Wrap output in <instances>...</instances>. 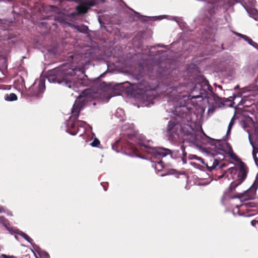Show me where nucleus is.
Masks as SVG:
<instances>
[{"label":"nucleus","instance_id":"4be33fe9","mask_svg":"<svg viewBox=\"0 0 258 258\" xmlns=\"http://www.w3.org/2000/svg\"><path fill=\"white\" fill-rule=\"evenodd\" d=\"M247 5H249L251 7L254 6L256 4V1L255 0H247Z\"/></svg>","mask_w":258,"mask_h":258},{"label":"nucleus","instance_id":"412c9836","mask_svg":"<svg viewBox=\"0 0 258 258\" xmlns=\"http://www.w3.org/2000/svg\"><path fill=\"white\" fill-rule=\"evenodd\" d=\"M100 143L99 141L97 139H95L91 144L93 147H97Z\"/></svg>","mask_w":258,"mask_h":258},{"label":"nucleus","instance_id":"2f4dec72","mask_svg":"<svg viewBox=\"0 0 258 258\" xmlns=\"http://www.w3.org/2000/svg\"><path fill=\"white\" fill-rule=\"evenodd\" d=\"M157 17H158V19H161L163 18L164 16H160Z\"/></svg>","mask_w":258,"mask_h":258},{"label":"nucleus","instance_id":"f3484780","mask_svg":"<svg viewBox=\"0 0 258 258\" xmlns=\"http://www.w3.org/2000/svg\"><path fill=\"white\" fill-rule=\"evenodd\" d=\"M73 27L76 29L78 31H79L81 32H85L88 29L87 27L85 25H82V26L73 25Z\"/></svg>","mask_w":258,"mask_h":258},{"label":"nucleus","instance_id":"b1692460","mask_svg":"<svg viewBox=\"0 0 258 258\" xmlns=\"http://www.w3.org/2000/svg\"><path fill=\"white\" fill-rule=\"evenodd\" d=\"M193 158L195 159L196 160H197L198 161H200L202 163L205 164V162H204V160L202 158H201V157H198V156H197L196 155H194Z\"/></svg>","mask_w":258,"mask_h":258},{"label":"nucleus","instance_id":"c85d7f7f","mask_svg":"<svg viewBox=\"0 0 258 258\" xmlns=\"http://www.w3.org/2000/svg\"><path fill=\"white\" fill-rule=\"evenodd\" d=\"M4 219L3 217H0V223H3Z\"/></svg>","mask_w":258,"mask_h":258},{"label":"nucleus","instance_id":"e433bc0d","mask_svg":"<svg viewBox=\"0 0 258 258\" xmlns=\"http://www.w3.org/2000/svg\"><path fill=\"white\" fill-rule=\"evenodd\" d=\"M210 7H213V5L212 4H210Z\"/></svg>","mask_w":258,"mask_h":258},{"label":"nucleus","instance_id":"c9c22d12","mask_svg":"<svg viewBox=\"0 0 258 258\" xmlns=\"http://www.w3.org/2000/svg\"><path fill=\"white\" fill-rule=\"evenodd\" d=\"M80 71L81 72V73H82V74H84V72H83V71L81 70V71Z\"/></svg>","mask_w":258,"mask_h":258},{"label":"nucleus","instance_id":"f03ea898","mask_svg":"<svg viewBox=\"0 0 258 258\" xmlns=\"http://www.w3.org/2000/svg\"><path fill=\"white\" fill-rule=\"evenodd\" d=\"M99 93L93 89H86L77 98L72 109V116L68 121L67 132L72 135L80 133V136L92 128L85 121L76 119L85 104L94 99H98Z\"/></svg>","mask_w":258,"mask_h":258},{"label":"nucleus","instance_id":"cd10ccee","mask_svg":"<svg viewBox=\"0 0 258 258\" xmlns=\"http://www.w3.org/2000/svg\"><path fill=\"white\" fill-rule=\"evenodd\" d=\"M241 93H238L237 96L234 95V99H235L237 97H241Z\"/></svg>","mask_w":258,"mask_h":258},{"label":"nucleus","instance_id":"39448f33","mask_svg":"<svg viewBox=\"0 0 258 258\" xmlns=\"http://www.w3.org/2000/svg\"><path fill=\"white\" fill-rule=\"evenodd\" d=\"M247 173V168L243 162H240L236 167L229 168L224 174L220 176L224 180L231 179L228 190L229 192L235 191L236 188L245 179Z\"/></svg>","mask_w":258,"mask_h":258},{"label":"nucleus","instance_id":"a878e982","mask_svg":"<svg viewBox=\"0 0 258 258\" xmlns=\"http://www.w3.org/2000/svg\"><path fill=\"white\" fill-rule=\"evenodd\" d=\"M1 63L2 64V67H3V68H6V67H7L6 60L5 58H3V59Z\"/></svg>","mask_w":258,"mask_h":258},{"label":"nucleus","instance_id":"5701e85b","mask_svg":"<svg viewBox=\"0 0 258 258\" xmlns=\"http://www.w3.org/2000/svg\"><path fill=\"white\" fill-rule=\"evenodd\" d=\"M141 68L143 70L142 72H141L140 74L138 75L139 76H143L144 73H145L146 70H148V72H149V69L148 67H146V68H144L142 67Z\"/></svg>","mask_w":258,"mask_h":258},{"label":"nucleus","instance_id":"1a4fd4ad","mask_svg":"<svg viewBox=\"0 0 258 258\" xmlns=\"http://www.w3.org/2000/svg\"><path fill=\"white\" fill-rule=\"evenodd\" d=\"M45 88V80L44 79L40 78L36 80L31 88V90L33 92L32 95L38 96L44 92Z\"/></svg>","mask_w":258,"mask_h":258},{"label":"nucleus","instance_id":"20e7f679","mask_svg":"<svg viewBox=\"0 0 258 258\" xmlns=\"http://www.w3.org/2000/svg\"><path fill=\"white\" fill-rule=\"evenodd\" d=\"M257 187L258 176L256 177L252 186L244 192L236 191L235 196H229L226 192H225L222 201L223 202L225 200L234 198H238L241 202L248 201V202L242 203L240 206L237 205L236 208H240L242 211H254V210L253 209L258 206V197L254 198Z\"/></svg>","mask_w":258,"mask_h":258},{"label":"nucleus","instance_id":"9d476101","mask_svg":"<svg viewBox=\"0 0 258 258\" xmlns=\"http://www.w3.org/2000/svg\"><path fill=\"white\" fill-rule=\"evenodd\" d=\"M240 105L243 106L244 111L249 112L251 114L255 111L254 109L256 107V104L253 102L248 100V98L246 97H244L241 99L238 104V106Z\"/></svg>","mask_w":258,"mask_h":258},{"label":"nucleus","instance_id":"0eeeda50","mask_svg":"<svg viewBox=\"0 0 258 258\" xmlns=\"http://www.w3.org/2000/svg\"><path fill=\"white\" fill-rule=\"evenodd\" d=\"M167 131L169 132L168 140L172 142H176L179 138V133L189 135L193 131L188 124L182 126L176 120H170L168 124Z\"/></svg>","mask_w":258,"mask_h":258},{"label":"nucleus","instance_id":"423d86ee","mask_svg":"<svg viewBox=\"0 0 258 258\" xmlns=\"http://www.w3.org/2000/svg\"><path fill=\"white\" fill-rule=\"evenodd\" d=\"M241 124L248 134L249 141L253 147V158L257 165L258 158L256 156L255 150L256 146H258V123L254 122L249 116H243L241 120Z\"/></svg>","mask_w":258,"mask_h":258},{"label":"nucleus","instance_id":"c756f323","mask_svg":"<svg viewBox=\"0 0 258 258\" xmlns=\"http://www.w3.org/2000/svg\"><path fill=\"white\" fill-rule=\"evenodd\" d=\"M44 255H45L46 258H49V255H48V254L47 253L45 252L44 253Z\"/></svg>","mask_w":258,"mask_h":258},{"label":"nucleus","instance_id":"4c0bfd02","mask_svg":"<svg viewBox=\"0 0 258 258\" xmlns=\"http://www.w3.org/2000/svg\"><path fill=\"white\" fill-rule=\"evenodd\" d=\"M2 208L0 207V212H2Z\"/></svg>","mask_w":258,"mask_h":258},{"label":"nucleus","instance_id":"2eb2a0df","mask_svg":"<svg viewBox=\"0 0 258 258\" xmlns=\"http://www.w3.org/2000/svg\"><path fill=\"white\" fill-rule=\"evenodd\" d=\"M115 116L120 118V120H123L124 118V111L121 108H118L115 114Z\"/></svg>","mask_w":258,"mask_h":258},{"label":"nucleus","instance_id":"ddd939ff","mask_svg":"<svg viewBox=\"0 0 258 258\" xmlns=\"http://www.w3.org/2000/svg\"><path fill=\"white\" fill-rule=\"evenodd\" d=\"M237 35L244 39L245 41L247 42L249 45L258 49V44L254 42L250 38L246 35H243L240 33H237Z\"/></svg>","mask_w":258,"mask_h":258},{"label":"nucleus","instance_id":"7c9ffc66","mask_svg":"<svg viewBox=\"0 0 258 258\" xmlns=\"http://www.w3.org/2000/svg\"><path fill=\"white\" fill-rule=\"evenodd\" d=\"M213 13H214V11H213V10H212H212H210V11H209V13H210V15L211 16L212 15V14H213Z\"/></svg>","mask_w":258,"mask_h":258},{"label":"nucleus","instance_id":"f257e3e1","mask_svg":"<svg viewBox=\"0 0 258 258\" xmlns=\"http://www.w3.org/2000/svg\"><path fill=\"white\" fill-rule=\"evenodd\" d=\"M184 87L180 86L172 89L169 91L170 99L173 102L174 105L176 109L178 106L183 107L185 105L191 104L194 106L200 105L199 102H201L204 98H207L208 96V91L212 93V88L209 85V82L201 78L200 83L196 82L195 86L192 88L189 95H187L183 92L184 90Z\"/></svg>","mask_w":258,"mask_h":258},{"label":"nucleus","instance_id":"a211bd4d","mask_svg":"<svg viewBox=\"0 0 258 258\" xmlns=\"http://www.w3.org/2000/svg\"><path fill=\"white\" fill-rule=\"evenodd\" d=\"M18 234H19V235L22 236L28 242H29L30 243H32V239L28 235H27L26 233H24V232H23L22 231H20V232H19L18 233Z\"/></svg>","mask_w":258,"mask_h":258},{"label":"nucleus","instance_id":"72a5a7b5","mask_svg":"<svg viewBox=\"0 0 258 258\" xmlns=\"http://www.w3.org/2000/svg\"><path fill=\"white\" fill-rule=\"evenodd\" d=\"M135 14L137 17H139L140 14L138 13L135 12Z\"/></svg>","mask_w":258,"mask_h":258},{"label":"nucleus","instance_id":"9b49d317","mask_svg":"<svg viewBox=\"0 0 258 258\" xmlns=\"http://www.w3.org/2000/svg\"><path fill=\"white\" fill-rule=\"evenodd\" d=\"M92 6H93V4L92 2L87 0H82V2L77 6L76 10L79 14H85L87 12L89 8Z\"/></svg>","mask_w":258,"mask_h":258},{"label":"nucleus","instance_id":"6e6552de","mask_svg":"<svg viewBox=\"0 0 258 258\" xmlns=\"http://www.w3.org/2000/svg\"><path fill=\"white\" fill-rule=\"evenodd\" d=\"M77 71V69H70L67 72L64 73V75L62 81L58 80L56 77H49L48 80L49 82L52 81L54 83H58L59 84L64 83L69 88L75 90L76 88H78L81 86L86 85L85 80L82 79H78L77 80L73 79V80H72L68 78V76H73L75 75Z\"/></svg>","mask_w":258,"mask_h":258},{"label":"nucleus","instance_id":"aec40b11","mask_svg":"<svg viewBox=\"0 0 258 258\" xmlns=\"http://www.w3.org/2000/svg\"><path fill=\"white\" fill-rule=\"evenodd\" d=\"M218 163L216 161H215V162L212 163V165L211 166H209L208 164H206V166L209 171H211L212 170L215 169Z\"/></svg>","mask_w":258,"mask_h":258},{"label":"nucleus","instance_id":"7ed1b4c3","mask_svg":"<svg viewBox=\"0 0 258 258\" xmlns=\"http://www.w3.org/2000/svg\"><path fill=\"white\" fill-rule=\"evenodd\" d=\"M138 139L139 141L136 146H134L132 143H129L126 148L131 150L133 152L132 156H133L141 157L138 155V153H139V148L143 151L151 155V159L154 163L152 166L154 167L156 171H161L163 168V165L160 159L169 154L171 151L166 148L152 147L150 144L152 142L146 140L143 137H140Z\"/></svg>","mask_w":258,"mask_h":258},{"label":"nucleus","instance_id":"6ab92c4d","mask_svg":"<svg viewBox=\"0 0 258 258\" xmlns=\"http://www.w3.org/2000/svg\"><path fill=\"white\" fill-rule=\"evenodd\" d=\"M235 120V117L233 116L232 118V119H231V121L229 123L228 130L227 131V135H228L230 134V133L231 132V130L232 128L233 124H234Z\"/></svg>","mask_w":258,"mask_h":258},{"label":"nucleus","instance_id":"f704fd0d","mask_svg":"<svg viewBox=\"0 0 258 258\" xmlns=\"http://www.w3.org/2000/svg\"><path fill=\"white\" fill-rule=\"evenodd\" d=\"M254 222L257 223V224H258V221L257 222H256V221L254 222L253 221H251L252 225H254Z\"/></svg>","mask_w":258,"mask_h":258},{"label":"nucleus","instance_id":"4468645a","mask_svg":"<svg viewBox=\"0 0 258 258\" xmlns=\"http://www.w3.org/2000/svg\"><path fill=\"white\" fill-rule=\"evenodd\" d=\"M245 9L250 17L255 20H258V11L257 10L253 8H247Z\"/></svg>","mask_w":258,"mask_h":258},{"label":"nucleus","instance_id":"393cba45","mask_svg":"<svg viewBox=\"0 0 258 258\" xmlns=\"http://www.w3.org/2000/svg\"><path fill=\"white\" fill-rule=\"evenodd\" d=\"M2 258H16L15 256L13 255H8L5 254H3L1 255Z\"/></svg>","mask_w":258,"mask_h":258},{"label":"nucleus","instance_id":"473e14b6","mask_svg":"<svg viewBox=\"0 0 258 258\" xmlns=\"http://www.w3.org/2000/svg\"><path fill=\"white\" fill-rule=\"evenodd\" d=\"M182 161H183V163H186V160H185V159L184 158V157H183V158H182Z\"/></svg>","mask_w":258,"mask_h":258},{"label":"nucleus","instance_id":"dca6fc26","mask_svg":"<svg viewBox=\"0 0 258 258\" xmlns=\"http://www.w3.org/2000/svg\"><path fill=\"white\" fill-rule=\"evenodd\" d=\"M5 99L9 101H15L17 99V96L14 93H11L5 97Z\"/></svg>","mask_w":258,"mask_h":258},{"label":"nucleus","instance_id":"bb28decb","mask_svg":"<svg viewBox=\"0 0 258 258\" xmlns=\"http://www.w3.org/2000/svg\"><path fill=\"white\" fill-rule=\"evenodd\" d=\"M181 149L182 150V154L183 155V156H185L186 153L184 152L185 148L183 146H181Z\"/></svg>","mask_w":258,"mask_h":258},{"label":"nucleus","instance_id":"f8f14e48","mask_svg":"<svg viewBox=\"0 0 258 258\" xmlns=\"http://www.w3.org/2000/svg\"><path fill=\"white\" fill-rule=\"evenodd\" d=\"M152 95L151 91H146V93L142 96V101L144 106H150L151 104H153V98L152 96H149Z\"/></svg>","mask_w":258,"mask_h":258}]
</instances>
